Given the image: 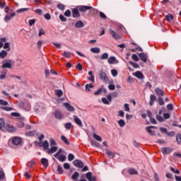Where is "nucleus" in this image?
Segmentation results:
<instances>
[{"label": "nucleus", "instance_id": "nucleus-9", "mask_svg": "<svg viewBox=\"0 0 181 181\" xmlns=\"http://www.w3.org/2000/svg\"><path fill=\"white\" fill-rule=\"evenodd\" d=\"M73 163L76 168H81L83 166H84V163H83V162H81L80 160H75Z\"/></svg>", "mask_w": 181, "mask_h": 181}, {"label": "nucleus", "instance_id": "nucleus-52", "mask_svg": "<svg viewBox=\"0 0 181 181\" xmlns=\"http://www.w3.org/2000/svg\"><path fill=\"white\" fill-rule=\"evenodd\" d=\"M124 111H127V112H129V105L128 103H125L124 105Z\"/></svg>", "mask_w": 181, "mask_h": 181}, {"label": "nucleus", "instance_id": "nucleus-30", "mask_svg": "<svg viewBox=\"0 0 181 181\" xmlns=\"http://www.w3.org/2000/svg\"><path fill=\"white\" fill-rule=\"evenodd\" d=\"M7 56H8V52H6V51L5 50H2L0 52V57H1V59H5V57Z\"/></svg>", "mask_w": 181, "mask_h": 181}, {"label": "nucleus", "instance_id": "nucleus-20", "mask_svg": "<svg viewBox=\"0 0 181 181\" xmlns=\"http://www.w3.org/2000/svg\"><path fill=\"white\" fill-rule=\"evenodd\" d=\"M155 101H156V96L153 95H150V102L149 105L152 106L153 105Z\"/></svg>", "mask_w": 181, "mask_h": 181}, {"label": "nucleus", "instance_id": "nucleus-60", "mask_svg": "<svg viewBox=\"0 0 181 181\" xmlns=\"http://www.w3.org/2000/svg\"><path fill=\"white\" fill-rule=\"evenodd\" d=\"M158 103L160 105H165V102L163 101V99L160 97L158 98Z\"/></svg>", "mask_w": 181, "mask_h": 181}, {"label": "nucleus", "instance_id": "nucleus-44", "mask_svg": "<svg viewBox=\"0 0 181 181\" xmlns=\"http://www.w3.org/2000/svg\"><path fill=\"white\" fill-rule=\"evenodd\" d=\"M5 127V120L4 119L0 118V129H2Z\"/></svg>", "mask_w": 181, "mask_h": 181}, {"label": "nucleus", "instance_id": "nucleus-61", "mask_svg": "<svg viewBox=\"0 0 181 181\" xmlns=\"http://www.w3.org/2000/svg\"><path fill=\"white\" fill-rule=\"evenodd\" d=\"M5 179V173L0 171V180Z\"/></svg>", "mask_w": 181, "mask_h": 181}, {"label": "nucleus", "instance_id": "nucleus-3", "mask_svg": "<svg viewBox=\"0 0 181 181\" xmlns=\"http://www.w3.org/2000/svg\"><path fill=\"white\" fill-rule=\"evenodd\" d=\"M79 176H80V173L78 172H75L72 175L71 179H72V180H74V181H87V180H86V179H81L80 180H78Z\"/></svg>", "mask_w": 181, "mask_h": 181}, {"label": "nucleus", "instance_id": "nucleus-37", "mask_svg": "<svg viewBox=\"0 0 181 181\" xmlns=\"http://www.w3.org/2000/svg\"><path fill=\"white\" fill-rule=\"evenodd\" d=\"M129 173L130 175H138V171L134 168H131L129 170Z\"/></svg>", "mask_w": 181, "mask_h": 181}, {"label": "nucleus", "instance_id": "nucleus-50", "mask_svg": "<svg viewBox=\"0 0 181 181\" xmlns=\"http://www.w3.org/2000/svg\"><path fill=\"white\" fill-rule=\"evenodd\" d=\"M50 146H54L57 145L56 141L53 139H50L49 140Z\"/></svg>", "mask_w": 181, "mask_h": 181}, {"label": "nucleus", "instance_id": "nucleus-24", "mask_svg": "<svg viewBox=\"0 0 181 181\" xmlns=\"http://www.w3.org/2000/svg\"><path fill=\"white\" fill-rule=\"evenodd\" d=\"M59 162H64L66 160V156L64 155H58L57 157H55Z\"/></svg>", "mask_w": 181, "mask_h": 181}, {"label": "nucleus", "instance_id": "nucleus-34", "mask_svg": "<svg viewBox=\"0 0 181 181\" xmlns=\"http://www.w3.org/2000/svg\"><path fill=\"white\" fill-rule=\"evenodd\" d=\"M61 139L63 141V142H64V144H66V145H70V142H69V140L67 138H66V136H61Z\"/></svg>", "mask_w": 181, "mask_h": 181}, {"label": "nucleus", "instance_id": "nucleus-6", "mask_svg": "<svg viewBox=\"0 0 181 181\" xmlns=\"http://www.w3.org/2000/svg\"><path fill=\"white\" fill-rule=\"evenodd\" d=\"M80 12H87L90 9H93V7L88 6H78Z\"/></svg>", "mask_w": 181, "mask_h": 181}, {"label": "nucleus", "instance_id": "nucleus-18", "mask_svg": "<svg viewBox=\"0 0 181 181\" xmlns=\"http://www.w3.org/2000/svg\"><path fill=\"white\" fill-rule=\"evenodd\" d=\"M64 105L66 108L67 111H69L71 112H73V111H74V107L70 105L69 103H64Z\"/></svg>", "mask_w": 181, "mask_h": 181}, {"label": "nucleus", "instance_id": "nucleus-39", "mask_svg": "<svg viewBox=\"0 0 181 181\" xmlns=\"http://www.w3.org/2000/svg\"><path fill=\"white\" fill-rule=\"evenodd\" d=\"M129 64H131V66H132L134 69H139V64L132 62V61H130L129 62Z\"/></svg>", "mask_w": 181, "mask_h": 181}, {"label": "nucleus", "instance_id": "nucleus-57", "mask_svg": "<svg viewBox=\"0 0 181 181\" xmlns=\"http://www.w3.org/2000/svg\"><path fill=\"white\" fill-rule=\"evenodd\" d=\"M176 139H177V142L178 144H181V134H177Z\"/></svg>", "mask_w": 181, "mask_h": 181}, {"label": "nucleus", "instance_id": "nucleus-33", "mask_svg": "<svg viewBox=\"0 0 181 181\" xmlns=\"http://www.w3.org/2000/svg\"><path fill=\"white\" fill-rule=\"evenodd\" d=\"M117 122L121 128L125 127V121L124 119H121Z\"/></svg>", "mask_w": 181, "mask_h": 181}, {"label": "nucleus", "instance_id": "nucleus-10", "mask_svg": "<svg viewBox=\"0 0 181 181\" xmlns=\"http://www.w3.org/2000/svg\"><path fill=\"white\" fill-rule=\"evenodd\" d=\"M106 155L109 156L111 159H113V158H115V155H119L118 153L110 151V150L106 151Z\"/></svg>", "mask_w": 181, "mask_h": 181}, {"label": "nucleus", "instance_id": "nucleus-48", "mask_svg": "<svg viewBox=\"0 0 181 181\" xmlns=\"http://www.w3.org/2000/svg\"><path fill=\"white\" fill-rule=\"evenodd\" d=\"M111 74L113 77H117V76H118V71L116 69H112Z\"/></svg>", "mask_w": 181, "mask_h": 181}, {"label": "nucleus", "instance_id": "nucleus-12", "mask_svg": "<svg viewBox=\"0 0 181 181\" xmlns=\"http://www.w3.org/2000/svg\"><path fill=\"white\" fill-rule=\"evenodd\" d=\"M74 121L78 125V127H83V122H81V119L76 115H74Z\"/></svg>", "mask_w": 181, "mask_h": 181}, {"label": "nucleus", "instance_id": "nucleus-45", "mask_svg": "<svg viewBox=\"0 0 181 181\" xmlns=\"http://www.w3.org/2000/svg\"><path fill=\"white\" fill-rule=\"evenodd\" d=\"M26 11H29V8H19L16 11L17 13H22V12H26Z\"/></svg>", "mask_w": 181, "mask_h": 181}, {"label": "nucleus", "instance_id": "nucleus-32", "mask_svg": "<svg viewBox=\"0 0 181 181\" xmlns=\"http://www.w3.org/2000/svg\"><path fill=\"white\" fill-rule=\"evenodd\" d=\"M94 86H93V83L86 84L85 86V88L87 91H91V88H93Z\"/></svg>", "mask_w": 181, "mask_h": 181}, {"label": "nucleus", "instance_id": "nucleus-40", "mask_svg": "<svg viewBox=\"0 0 181 181\" xmlns=\"http://www.w3.org/2000/svg\"><path fill=\"white\" fill-rule=\"evenodd\" d=\"M108 59V53L105 52L100 57V60H107Z\"/></svg>", "mask_w": 181, "mask_h": 181}, {"label": "nucleus", "instance_id": "nucleus-31", "mask_svg": "<svg viewBox=\"0 0 181 181\" xmlns=\"http://www.w3.org/2000/svg\"><path fill=\"white\" fill-rule=\"evenodd\" d=\"M155 92L157 94V95H158V97H160V95H163V90H162L159 88H156L155 90Z\"/></svg>", "mask_w": 181, "mask_h": 181}, {"label": "nucleus", "instance_id": "nucleus-29", "mask_svg": "<svg viewBox=\"0 0 181 181\" xmlns=\"http://www.w3.org/2000/svg\"><path fill=\"white\" fill-rule=\"evenodd\" d=\"M90 144L92 146H95V148H100V144L94 140L90 141Z\"/></svg>", "mask_w": 181, "mask_h": 181}, {"label": "nucleus", "instance_id": "nucleus-38", "mask_svg": "<svg viewBox=\"0 0 181 181\" xmlns=\"http://www.w3.org/2000/svg\"><path fill=\"white\" fill-rule=\"evenodd\" d=\"M62 56H64V57H67V58L71 57V52L64 51V52H63V54H62Z\"/></svg>", "mask_w": 181, "mask_h": 181}, {"label": "nucleus", "instance_id": "nucleus-53", "mask_svg": "<svg viewBox=\"0 0 181 181\" xmlns=\"http://www.w3.org/2000/svg\"><path fill=\"white\" fill-rule=\"evenodd\" d=\"M59 19L62 21V22H66L67 21V18L63 16V14L59 15Z\"/></svg>", "mask_w": 181, "mask_h": 181}, {"label": "nucleus", "instance_id": "nucleus-42", "mask_svg": "<svg viewBox=\"0 0 181 181\" xmlns=\"http://www.w3.org/2000/svg\"><path fill=\"white\" fill-rule=\"evenodd\" d=\"M5 77H6V71H3L1 72L0 80H4V78H5Z\"/></svg>", "mask_w": 181, "mask_h": 181}, {"label": "nucleus", "instance_id": "nucleus-15", "mask_svg": "<svg viewBox=\"0 0 181 181\" xmlns=\"http://www.w3.org/2000/svg\"><path fill=\"white\" fill-rule=\"evenodd\" d=\"M2 69H12V61L9 60L8 62H6L2 65Z\"/></svg>", "mask_w": 181, "mask_h": 181}, {"label": "nucleus", "instance_id": "nucleus-54", "mask_svg": "<svg viewBox=\"0 0 181 181\" xmlns=\"http://www.w3.org/2000/svg\"><path fill=\"white\" fill-rule=\"evenodd\" d=\"M165 18L166 20L168 21V22H170L171 21H173V16L172 15H168L165 16Z\"/></svg>", "mask_w": 181, "mask_h": 181}, {"label": "nucleus", "instance_id": "nucleus-21", "mask_svg": "<svg viewBox=\"0 0 181 181\" xmlns=\"http://www.w3.org/2000/svg\"><path fill=\"white\" fill-rule=\"evenodd\" d=\"M6 129L9 132H15L16 131V128L13 127L12 125L8 124L6 127Z\"/></svg>", "mask_w": 181, "mask_h": 181}, {"label": "nucleus", "instance_id": "nucleus-36", "mask_svg": "<svg viewBox=\"0 0 181 181\" xmlns=\"http://www.w3.org/2000/svg\"><path fill=\"white\" fill-rule=\"evenodd\" d=\"M93 138L94 139H96V141H98L99 142L103 141V139L101 136H98V134H93Z\"/></svg>", "mask_w": 181, "mask_h": 181}, {"label": "nucleus", "instance_id": "nucleus-25", "mask_svg": "<svg viewBox=\"0 0 181 181\" xmlns=\"http://www.w3.org/2000/svg\"><path fill=\"white\" fill-rule=\"evenodd\" d=\"M134 76L137 77V78H144V74L139 71L135 72Z\"/></svg>", "mask_w": 181, "mask_h": 181}, {"label": "nucleus", "instance_id": "nucleus-8", "mask_svg": "<svg viewBox=\"0 0 181 181\" xmlns=\"http://www.w3.org/2000/svg\"><path fill=\"white\" fill-rule=\"evenodd\" d=\"M152 128H154L155 129H156V127L155 126H149L146 127V131L148 132V134H149V135H151L152 136H153V135H155V132H152Z\"/></svg>", "mask_w": 181, "mask_h": 181}, {"label": "nucleus", "instance_id": "nucleus-23", "mask_svg": "<svg viewBox=\"0 0 181 181\" xmlns=\"http://www.w3.org/2000/svg\"><path fill=\"white\" fill-rule=\"evenodd\" d=\"M83 27H84V23H83V21H78V22H76L75 23V28H83Z\"/></svg>", "mask_w": 181, "mask_h": 181}, {"label": "nucleus", "instance_id": "nucleus-14", "mask_svg": "<svg viewBox=\"0 0 181 181\" xmlns=\"http://www.w3.org/2000/svg\"><path fill=\"white\" fill-rule=\"evenodd\" d=\"M12 142L13 145H20V144L22 142V139L21 137H14L13 138Z\"/></svg>", "mask_w": 181, "mask_h": 181}, {"label": "nucleus", "instance_id": "nucleus-43", "mask_svg": "<svg viewBox=\"0 0 181 181\" xmlns=\"http://www.w3.org/2000/svg\"><path fill=\"white\" fill-rule=\"evenodd\" d=\"M66 129H71V128H73V124H71V123L68 122L66 124H65L64 125Z\"/></svg>", "mask_w": 181, "mask_h": 181}, {"label": "nucleus", "instance_id": "nucleus-11", "mask_svg": "<svg viewBox=\"0 0 181 181\" xmlns=\"http://www.w3.org/2000/svg\"><path fill=\"white\" fill-rule=\"evenodd\" d=\"M161 152L163 153V155L170 153V152H172V148H170V147H163L161 148Z\"/></svg>", "mask_w": 181, "mask_h": 181}, {"label": "nucleus", "instance_id": "nucleus-62", "mask_svg": "<svg viewBox=\"0 0 181 181\" xmlns=\"http://www.w3.org/2000/svg\"><path fill=\"white\" fill-rule=\"evenodd\" d=\"M44 17L47 21H50V19H52V16L49 13L45 14Z\"/></svg>", "mask_w": 181, "mask_h": 181}, {"label": "nucleus", "instance_id": "nucleus-16", "mask_svg": "<svg viewBox=\"0 0 181 181\" xmlns=\"http://www.w3.org/2000/svg\"><path fill=\"white\" fill-rule=\"evenodd\" d=\"M141 60L144 62V63H146L148 62V56L145 53H141L139 54Z\"/></svg>", "mask_w": 181, "mask_h": 181}, {"label": "nucleus", "instance_id": "nucleus-4", "mask_svg": "<svg viewBox=\"0 0 181 181\" xmlns=\"http://www.w3.org/2000/svg\"><path fill=\"white\" fill-rule=\"evenodd\" d=\"M100 80H102L103 81H105V83H108L109 81V78L108 76H107V74H105V72L101 71L100 73Z\"/></svg>", "mask_w": 181, "mask_h": 181}, {"label": "nucleus", "instance_id": "nucleus-28", "mask_svg": "<svg viewBox=\"0 0 181 181\" xmlns=\"http://www.w3.org/2000/svg\"><path fill=\"white\" fill-rule=\"evenodd\" d=\"M16 15V13H11V15H7L5 17V20L6 21H11V19H12V18H13V16H15Z\"/></svg>", "mask_w": 181, "mask_h": 181}, {"label": "nucleus", "instance_id": "nucleus-1", "mask_svg": "<svg viewBox=\"0 0 181 181\" xmlns=\"http://www.w3.org/2000/svg\"><path fill=\"white\" fill-rule=\"evenodd\" d=\"M109 33L110 35H111L112 37H113V39H115L116 40L121 39V35L117 32L114 31V30L112 29H109Z\"/></svg>", "mask_w": 181, "mask_h": 181}, {"label": "nucleus", "instance_id": "nucleus-58", "mask_svg": "<svg viewBox=\"0 0 181 181\" xmlns=\"http://www.w3.org/2000/svg\"><path fill=\"white\" fill-rule=\"evenodd\" d=\"M68 160L71 162V160H74V155H73L72 153L69 154L68 156Z\"/></svg>", "mask_w": 181, "mask_h": 181}, {"label": "nucleus", "instance_id": "nucleus-47", "mask_svg": "<svg viewBox=\"0 0 181 181\" xmlns=\"http://www.w3.org/2000/svg\"><path fill=\"white\" fill-rule=\"evenodd\" d=\"M64 16H66L67 18H70L71 16V11H70V10H66L64 12Z\"/></svg>", "mask_w": 181, "mask_h": 181}, {"label": "nucleus", "instance_id": "nucleus-55", "mask_svg": "<svg viewBox=\"0 0 181 181\" xmlns=\"http://www.w3.org/2000/svg\"><path fill=\"white\" fill-rule=\"evenodd\" d=\"M102 102L103 104H106L107 105H110V101L105 98H102Z\"/></svg>", "mask_w": 181, "mask_h": 181}, {"label": "nucleus", "instance_id": "nucleus-59", "mask_svg": "<svg viewBox=\"0 0 181 181\" xmlns=\"http://www.w3.org/2000/svg\"><path fill=\"white\" fill-rule=\"evenodd\" d=\"M101 93H103V89L102 88H99L98 90H96L94 93L95 95H100V94H101Z\"/></svg>", "mask_w": 181, "mask_h": 181}, {"label": "nucleus", "instance_id": "nucleus-22", "mask_svg": "<svg viewBox=\"0 0 181 181\" xmlns=\"http://www.w3.org/2000/svg\"><path fill=\"white\" fill-rule=\"evenodd\" d=\"M57 151V147L54 146H52L51 148L47 150L48 153H54Z\"/></svg>", "mask_w": 181, "mask_h": 181}, {"label": "nucleus", "instance_id": "nucleus-46", "mask_svg": "<svg viewBox=\"0 0 181 181\" xmlns=\"http://www.w3.org/2000/svg\"><path fill=\"white\" fill-rule=\"evenodd\" d=\"M132 59L134 62H139V57H138V55L133 54V55L132 56Z\"/></svg>", "mask_w": 181, "mask_h": 181}, {"label": "nucleus", "instance_id": "nucleus-49", "mask_svg": "<svg viewBox=\"0 0 181 181\" xmlns=\"http://www.w3.org/2000/svg\"><path fill=\"white\" fill-rule=\"evenodd\" d=\"M45 33H46V31H45L43 28H40L38 33V36L40 37V36H42V35H45Z\"/></svg>", "mask_w": 181, "mask_h": 181}, {"label": "nucleus", "instance_id": "nucleus-64", "mask_svg": "<svg viewBox=\"0 0 181 181\" xmlns=\"http://www.w3.org/2000/svg\"><path fill=\"white\" fill-rule=\"evenodd\" d=\"M156 118H157L158 121H159L160 122H163V121H164L163 117H162V116L157 115Z\"/></svg>", "mask_w": 181, "mask_h": 181}, {"label": "nucleus", "instance_id": "nucleus-41", "mask_svg": "<svg viewBox=\"0 0 181 181\" xmlns=\"http://www.w3.org/2000/svg\"><path fill=\"white\" fill-rule=\"evenodd\" d=\"M55 94L57 97H62V95H63V91L62 90H56Z\"/></svg>", "mask_w": 181, "mask_h": 181}, {"label": "nucleus", "instance_id": "nucleus-19", "mask_svg": "<svg viewBox=\"0 0 181 181\" xmlns=\"http://www.w3.org/2000/svg\"><path fill=\"white\" fill-rule=\"evenodd\" d=\"M41 163L44 168H47V166H49V160L45 158L41 159Z\"/></svg>", "mask_w": 181, "mask_h": 181}, {"label": "nucleus", "instance_id": "nucleus-56", "mask_svg": "<svg viewBox=\"0 0 181 181\" xmlns=\"http://www.w3.org/2000/svg\"><path fill=\"white\" fill-rule=\"evenodd\" d=\"M57 172L59 175H63V168L60 165L57 166Z\"/></svg>", "mask_w": 181, "mask_h": 181}, {"label": "nucleus", "instance_id": "nucleus-17", "mask_svg": "<svg viewBox=\"0 0 181 181\" xmlns=\"http://www.w3.org/2000/svg\"><path fill=\"white\" fill-rule=\"evenodd\" d=\"M54 115L55 118H57V119H62V118H63V114H62V112L58 110H55Z\"/></svg>", "mask_w": 181, "mask_h": 181}, {"label": "nucleus", "instance_id": "nucleus-27", "mask_svg": "<svg viewBox=\"0 0 181 181\" xmlns=\"http://www.w3.org/2000/svg\"><path fill=\"white\" fill-rule=\"evenodd\" d=\"M42 148H43V149H45V150L49 149V141H47V140H45V141L42 143Z\"/></svg>", "mask_w": 181, "mask_h": 181}, {"label": "nucleus", "instance_id": "nucleus-2", "mask_svg": "<svg viewBox=\"0 0 181 181\" xmlns=\"http://www.w3.org/2000/svg\"><path fill=\"white\" fill-rule=\"evenodd\" d=\"M19 106L22 107L23 108H24V110H26V111H30V110L31 108L30 103H29L21 102L19 103Z\"/></svg>", "mask_w": 181, "mask_h": 181}, {"label": "nucleus", "instance_id": "nucleus-35", "mask_svg": "<svg viewBox=\"0 0 181 181\" xmlns=\"http://www.w3.org/2000/svg\"><path fill=\"white\" fill-rule=\"evenodd\" d=\"M1 110H3L4 111H13V108L11 107H0Z\"/></svg>", "mask_w": 181, "mask_h": 181}, {"label": "nucleus", "instance_id": "nucleus-5", "mask_svg": "<svg viewBox=\"0 0 181 181\" xmlns=\"http://www.w3.org/2000/svg\"><path fill=\"white\" fill-rule=\"evenodd\" d=\"M78 7L72 8V16L73 18H80V11H78Z\"/></svg>", "mask_w": 181, "mask_h": 181}, {"label": "nucleus", "instance_id": "nucleus-7", "mask_svg": "<svg viewBox=\"0 0 181 181\" xmlns=\"http://www.w3.org/2000/svg\"><path fill=\"white\" fill-rule=\"evenodd\" d=\"M86 179L89 181H97V178L93 176V173L88 172L86 175Z\"/></svg>", "mask_w": 181, "mask_h": 181}, {"label": "nucleus", "instance_id": "nucleus-63", "mask_svg": "<svg viewBox=\"0 0 181 181\" xmlns=\"http://www.w3.org/2000/svg\"><path fill=\"white\" fill-rule=\"evenodd\" d=\"M0 105H8V102L0 99Z\"/></svg>", "mask_w": 181, "mask_h": 181}, {"label": "nucleus", "instance_id": "nucleus-13", "mask_svg": "<svg viewBox=\"0 0 181 181\" xmlns=\"http://www.w3.org/2000/svg\"><path fill=\"white\" fill-rule=\"evenodd\" d=\"M107 63H109V64H115L118 63V62L117 61V58L115 57H110L107 59Z\"/></svg>", "mask_w": 181, "mask_h": 181}, {"label": "nucleus", "instance_id": "nucleus-26", "mask_svg": "<svg viewBox=\"0 0 181 181\" xmlns=\"http://www.w3.org/2000/svg\"><path fill=\"white\" fill-rule=\"evenodd\" d=\"M90 52L92 53H96V54H98V53H100V49L98 47H93V48H90Z\"/></svg>", "mask_w": 181, "mask_h": 181}, {"label": "nucleus", "instance_id": "nucleus-51", "mask_svg": "<svg viewBox=\"0 0 181 181\" xmlns=\"http://www.w3.org/2000/svg\"><path fill=\"white\" fill-rule=\"evenodd\" d=\"M9 42H6L4 46V49H7V51L9 52L11 50V47H9Z\"/></svg>", "mask_w": 181, "mask_h": 181}]
</instances>
